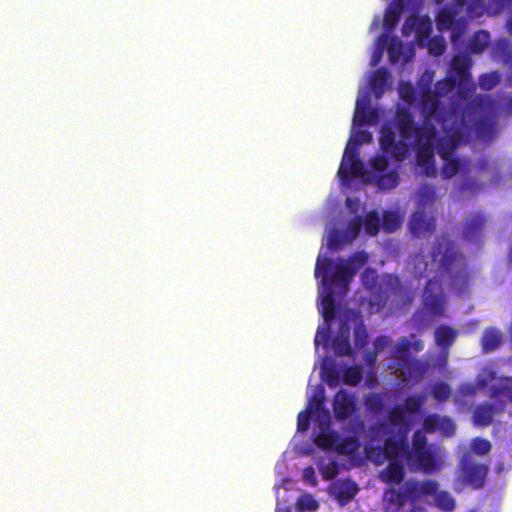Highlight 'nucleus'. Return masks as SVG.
Here are the masks:
<instances>
[{
    "label": "nucleus",
    "instance_id": "f257e3e1",
    "mask_svg": "<svg viewBox=\"0 0 512 512\" xmlns=\"http://www.w3.org/2000/svg\"><path fill=\"white\" fill-rule=\"evenodd\" d=\"M420 91L422 124L415 125L413 114L407 107L396 109L394 123L403 140H414L417 165L423 168L426 176L435 177L434 140L438 136V129L433 124V120L440 125V114L450 112L452 109L459 113L461 105L457 101L450 102L448 106L443 105L429 83L423 85Z\"/></svg>",
    "mask_w": 512,
    "mask_h": 512
},
{
    "label": "nucleus",
    "instance_id": "f03ea898",
    "mask_svg": "<svg viewBox=\"0 0 512 512\" xmlns=\"http://www.w3.org/2000/svg\"><path fill=\"white\" fill-rule=\"evenodd\" d=\"M369 256L365 251H356L348 258L331 259L322 257V318L328 329L322 328V346H327V338L332 322L336 317L345 319L354 316L346 299L351 282L357 272L366 265Z\"/></svg>",
    "mask_w": 512,
    "mask_h": 512
},
{
    "label": "nucleus",
    "instance_id": "7ed1b4c3",
    "mask_svg": "<svg viewBox=\"0 0 512 512\" xmlns=\"http://www.w3.org/2000/svg\"><path fill=\"white\" fill-rule=\"evenodd\" d=\"M430 254L432 261L438 263V267L436 275L426 283L423 303L432 315L443 316L445 312L443 279H447L449 284L455 287L458 282L464 283L467 280L468 272L463 254L448 237H438Z\"/></svg>",
    "mask_w": 512,
    "mask_h": 512
},
{
    "label": "nucleus",
    "instance_id": "20e7f679",
    "mask_svg": "<svg viewBox=\"0 0 512 512\" xmlns=\"http://www.w3.org/2000/svg\"><path fill=\"white\" fill-rule=\"evenodd\" d=\"M363 286L370 292L368 304L370 313L380 312L387 304L389 297L394 296L397 305L407 306L413 302V290L404 285L395 274H386L378 284V273L372 267H366L361 275Z\"/></svg>",
    "mask_w": 512,
    "mask_h": 512
},
{
    "label": "nucleus",
    "instance_id": "39448f33",
    "mask_svg": "<svg viewBox=\"0 0 512 512\" xmlns=\"http://www.w3.org/2000/svg\"><path fill=\"white\" fill-rule=\"evenodd\" d=\"M320 365V356L314 362L313 372L307 386L308 401L305 409L297 416V432H307L312 424L313 433L307 440L297 443L296 451L301 456L314 454L320 449V380L316 381V369Z\"/></svg>",
    "mask_w": 512,
    "mask_h": 512
},
{
    "label": "nucleus",
    "instance_id": "423d86ee",
    "mask_svg": "<svg viewBox=\"0 0 512 512\" xmlns=\"http://www.w3.org/2000/svg\"><path fill=\"white\" fill-rule=\"evenodd\" d=\"M439 120L444 135L434 140V152L437 151L443 160H448V157H454L460 144L468 141V126L465 120L457 118L455 109L440 114Z\"/></svg>",
    "mask_w": 512,
    "mask_h": 512
},
{
    "label": "nucleus",
    "instance_id": "0eeeda50",
    "mask_svg": "<svg viewBox=\"0 0 512 512\" xmlns=\"http://www.w3.org/2000/svg\"><path fill=\"white\" fill-rule=\"evenodd\" d=\"M401 446L395 454H390L387 452L386 444L382 446L376 447H368L366 448V456L372 462L377 465H380L384 462V460H388V465L380 471L378 478L381 482L385 484H393L399 485L403 482L406 470L405 465L401 461Z\"/></svg>",
    "mask_w": 512,
    "mask_h": 512
},
{
    "label": "nucleus",
    "instance_id": "6e6552de",
    "mask_svg": "<svg viewBox=\"0 0 512 512\" xmlns=\"http://www.w3.org/2000/svg\"><path fill=\"white\" fill-rule=\"evenodd\" d=\"M479 107L475 103H468L463 108H460L457 113L458 119L465 120L468 128V138L472 132L478 139L482 141H491L495 138L497 133V123L495 119L489 115L479 116Z\"/></svg>",
    "mask_w": 512,
    "mask_h": 512
},
{
    "label": "nucleus",
    "instance_id": "1a4fd4ad",
    "mask_svg": "<svg viewBox=\"0 0 512 512\" xmlns=\"http://www.w3.org/2000/svg\"><path fill=\"white\" fill-rule=\"evenodd\" d=\"M406 414L402 405L399 404L393 406L387 413L389 425L397 427L396 438L389 436L383 442L390 454H395L401 446H405V440L408 439L412 425Z\"/></svg>",
    "mask_w": 512,
    "mask_h": 512
},
{
    "label": "nucleus",
    "instance_id": "9d476101",
    "mask_svg": "<svg viewBox=\"0 0 512 512\" xmlns=\"http://www.w3.org/2000/svg\"><path fill=\"white\" fill-rule=\"evenodd\" d=\"M401 456L405 458L408 469L411 472H431L437 468V460L430 449H410L408 439L401 449Z\"/></svg>",
    "mask_w": 512,
    "mask_h": 512
},
{
    "label": "nucleus",
    "instance_id": "9b49d317",
    "mask_svg": "<svg viewBox=\"0 0 512 512\" xmlns=\"http://www.w3.org/2000/svg\"><path fill=\"white\" fill-rule=\"evenodd\" d=\"M362 227V216H356L349 220L345 229H331L328 234V247L334 251L344 249L359 236Z\"/></svg>",
    "mask_w": 512,
    "mask_h": 512
},
{
    "label": "nucleus",
    "instance_id": "f8f14e48",
    "mask_svg": "<svg viewBox=\"0 0 512 512\" xmlns=\"http://www.w3.org/2000/svg\"><path fill=\"white\" fill-rule=\"evenodd\" d=\"M489 472L487 464L478 463L468 457H464L460 464L461 480L474 490L484 487Z\"/></svg>",
    "mask_w": 512,
    "mask_h": 512
},
{
    "label": "nucleus",
    "instance_id": "ddd939ff",
    "mask_svg": "<svg viewBox=\"0 0 512 512\" xmlns=\"http://www.w3.org/2000/svg\"><path fill=\"white\" fill-rule=\"evenodd\" d=\"M459 13L461 11L455 6L454 2L451 8L441 9L436 18L438 30H451V41L453 43L457 42L466 30V21L462 18H456Z\"/></svg>",
    "mask_w": 512,
    "mask_h": 512
},
{
    "label": "nucleus",
    "instance_id": "4468645a",
    "mask_svg": "<svg viewBox=\"0 0 512 512\" xmlns=\"http://www.w3.org/2000/svg\"><path fill=\"white\" fill-rule=\"evenodd\" d=\"M368 174L362 161L359 159V151L355 150V147H345L342 162L338 170V175L341 180L348 181L352 178L359 177L365 179Z\"/></svg>",
    "mask_w": 512,
    "mask_h": 512
},
{
    "label": "nucleus",
    "instance_id": "2eb2a0df",
    "mask_svg": "<svg viewBox=\"0 0 512 512\" xmlns=\"http://www.w3.org/2000/svg\"><path fill=\"white\" fill-rule=\"evenodd\" d=\"M379 143L381 150L396 161L401 162L408 156V144L403 140H397L394 131L388 126L382 127Z\"/></svg>",
    "mask_w": 512,
    "mask_h": 512
},
{
    "label": "nucleus",
    "instance_id": "dca6fc26",
    "mask_svg": "<svg viewBox=\"0 0 512 512\" xmlns=\"http://www.w3.org/2000/svg\"><path fill=\"white\" fill-rule=\"evenodd\" d=\"M360 447V441L356 436L340 437L332 435L322 429V451L330 448L340 455H351Z\"/></svg>",
    "mask_w": 512,
    "mask_h": 512
},
{
    "label": "nucleus",
    "instance_id": "f3484780",
    "mask_svg": "<svg viewBox=\"0 0 512 512\" xmlns=\"http://www.w3.org/2000/svg\"><path fill=\"white\" fill-rule=\"evenodd\" d=\"M409 229L414 237H428L435 231V217L418 207L410 217Z\"/></svg>",
    "mask_w": 512,
    "mask_h": 512
},
{
    "label": "nucleus",
    "instance_id": "a211bd4d",
    "mask_svg": "<svg viewBox=\"0 0 512 512\" xmlns=\"http://www.w3.org/2000/svg\"><path fill=\"white\" fill-rule=\"evenodd\" d=\"M424 432L433 434L439 432L444 437H451L456 432V424L453 419L447 415L432 413L423 419Z\"/></svg>",
    "mask_w": 512,
    "mask_h": 512
},
{
    "label": "nucleus",
    "instance_id": "6ab92c4d",
    "mask_svg": "<svg viewBox=\"0 0 512 512\" xmlns=\"http://www.w3.org/2000/svg\"><path fill=\"white\" fill-rule=\"evenodd\" d=\"M357 409V399L346 390H339L333 398V411L338 421L350 418Z\"/></svg>",
    "mask_w": 512,
    "mask_h": 512
},
{
    "label": "nucleus",
    "instance_id": "aec40b11",
    "mask_svg": "<svg viewBox=\"0 0 512 512\" xmlns=\"http://www.w3.org/2000/svg\"><path fill=\"white\" fill-rule=\"evenodd\" d=\"M413 32L416 33L418 42L427 40L432 32L431 20L427 16L410 15L406 18L403 26L402 33L404 36H409Z\"/></svg>",
    "mask_w": 512,
    "mask_h": 512
},
{
    "label": "nucleus",
    "instance_id": "412c9836",
    "mask_svg": "<svg viewBox=\"0 0 512 512\" xmlns=\"http://www.w3.org/2000/svg\"><path fill=\"white\" fill-rule=\"evenodd\" d=\"M397 368L401 372V379L404 383L422 380L426 372V366L419 360L409 356L398 357Z\"/></svg>",
    "mask_w": 512,
    "mask_h": 512
},
{
    "label": "nucleus",
    "instance_id": "4be33fe9",
    "mask_svg": "<svg viewBox=\"0 0 512 512\" xmlns=\"http://www.w3.org/2000/svg\"><path fill=\"white\" fill-rule=\"evenodd\" d=\"M487 224V217L481 212L468 215L463 226V238L469 242H477Z\"/></svg>",
    "mask_w": 512,
    "mask_h": 512
},
{
    "label": "nucleus",
    "instance_id": "5701e85b",
    "mask_svg": "<svg viewBox=\"0 0 512 512\" xmlns=\"http://www.w3.org/2000/svg\"><path fill=\"white\" fill-rule=\"evenodd\" d=\"M504 408L505 402L497 405L490 402L480 403L473 411V423L476 426L488 427L493 423L495 414L503 412Z\"/></svg>",
    "mask_w": 512,
    "mask_h": 512
},
{
    "label": "nucleus",
    "instance_id": "b1692460",
    "mask_svg": "<svg viewBox=\"0 0 512 512\" xmlns=\"http://www.w3.org/2000/svg\"><path fill=\"white\" fill-rule=\"evenodd\" d=\"M472 59L468 54H457L451 61V78L456 79L459 87L471 81Z\"/></svg>",
    "mask_w": 512,
    "mask_h": 512
},
{
    "label": "nucleus",
    "instance_id": "393cba45",
    "mask_svg": "<svg viewBox=\"0 0 512 512\" xmlns=\"http://www.w3.org/2000/svg\"><path fill=\"white\" fill-rule=\"evenodd\" d=\"M352 317L353 316H350L347 319L338 317L341 320V324L337 336L332 341V348L336 355L351 356L353 354V349L350 344V327L347 324V321Z\"/></svg>",
    "mask_w": 512,
    "mask_h": 512
},
{
    "label": "nucleus",
    "instance_id": "a878e982",
    "mask_svg": "<svg viewBox=\"0 0 512 512\" xmlns=\"http://www.w3.org/2000/svg\"><path fill=\"white\" fill-rule=\"evenodd\" d=\"M388 41H389V45H388L387 50H388L389 61L391 63H398L404 57V50H405L404 44L396 36H392L389 38L388 35L382 34L378 38V42H379V45L381 46V49H383V47L387 44ZM381 54H382V50L379 51L377 56L374 55V62H377L380 59Z\"/></svg>",
    "mask_w": 512,
    "mask_h": 512
},
{
    "label": "nucleus",
    "instance_id": "bb28decb",
    "mask_svg": "<svg viewBox=\"0 0 512 512\" xmlns=\"http://www.w3.org/2000/svg\"><path fill=\"white\" fill-rule=\"evenodd\" d=\"M434 335L435 342L440 347L441 354L443 356L444 361L446 362L449 354V349L455 343L458 336V332L451 326L442 324L436 328Z\"/></svg>",
    "mask_w": 512,
    "mask_h": 512
},
{
    "label": "nucleus",
    "instance_id": "cd10ccee",
    "mask_svg": "<svg viewBox=\"0 0 512 512\" xmlns=\"http://www.w3.org/2000/svg\"><path fill=\"white\" fill-rule=\"evenodd\" d=\"M365 181L375 184L380 190H390L397 187L400 178L396 170H390L380 174L369 173Z\"/></svg>",
    "mask_w": 512,
    "mask_h": 512
},
{
    "label": "nucleus",
    "instance_id": "c85d7f7f",
    "mask_svg": "<svg viewBox=\"0 0 512 512\" xmlns=\"http://www.w3.org/2000/svg\"><path fill=\"white\" fill-rule=\"evenodd\" d=\"M455 6L465 12L468 18L478 19L484 14L489 16L488 1L486 0H455Z\"/></svg>",
    "mask_w": 512,
    "mask_h": 512
},
{
    "label": "nucleus",
    "instance_id": "c756f323",
    "mask_svg": "<svg viewBox=\"0 0 512 512\" xmlns=\"http://www.w3.org/2000/svg\"><path fill=\"white\" fill-rule=\"evenodd\" d=\"M407 502L404 491L388 488L383 495V507L385 512H400Z\"/></svg>",
    "mask_w": 512,
    "mask_h": 512
},
{
    "label": "nucleus",
    "instance_id": "7c9ffc66",
    "mask_svg": "<svg viewBox=\"0 0 512 512\" xmlns=\"http://www.w3.org/2000/svg\"><path fill=\"white\" fill-rule=\"evenodd\" d=\"M503 342L502 332L495 327L484 329L480 344L483 353H489L497 350Z\"/></svg>",
    "mask_w": 512,
    "mask_h": 512
},
{
    "label": "nucleus",
    "instance_id": "2f4dec72",
    "mask_svg": "<svg viewBox=\"0 0 512 512\" xmlns=\"http://www.w3.org/2000/svg\"><path fill=\"white\" fill-rule=\"evenodd\" d=\"M391 74L386 67L376 69L370 78V87L376 98H380L389 87Z\"/></svg>",
    "mask_w": 512,
    "mask_h": 512
},
{
    "label": "nucleus",
    "instance_id": "473e14b6",
    "mask_svg": "<svg viewBox=\"0 0 512 512\" xmlns=\"http://www.w3.org/2000/svg\"><path fill=\"white\" fill-rule=\"evenodd\" d=\"M404 8V0H393L384 14L383 26L386 31H392L396 27Z\"/></svg>",
    "mask_w": 512,
    "mask_h": 512
},
{
    "label": "nucleus",
    "instance_id": "72a5a7b5",
    "mask_svg": "<svg viewBox=\"0 0 512 512\" xmlns=\"http://www.w3.org/2000/svg\"><path fill=\"white\" fill-rule=\"evenodd\" d=\"M360 100L356 102L353 116V125L363 126L364 124H375L378 120V111L369 107H360Z\"/></svg>",
    "mask_w": 512,
    "mask_h": 512
},
{
    "label": "nucleus",
    "instance_id": "f704fd0d",
    "mask_svg": "<svg viewBox=\"0 0 512 512\" xmlns=\"http://www.w3.org/2000/svg\"><path fill=\"white\" fill-rule=\"evenodd\" d=\"M489 396L493 399L505 397L512 403V377H501L498 382L490 387Z\"/></svg>",
    "mask_w": 512,
    "mask_h": 512
},
{
    "label": "nucleus",
    "instance_id": "c9c22d12",
    "mask_svg": "<svg viewBox=\"0 0 512 512\" xmlns=\"http://www.w3.org/2000/svg\"><path fill=\"white\" fill-rule=\"evenodd\" d=\"M342 369L336 364L327 362L326 357H322V381H325L330 386H337L342 380Z\"/></svg>",
    "mask_w": 512,
    "mask_h": 512
},
{
    "label": "nucleus",
    "instance_id": "e433bc0d",
    "mask_svg": "<svg viewBox=\"0 0 512 512\" xmlns=\"http://www.w3.org/2000/svg\"><path fill=\"white\" fill-rule=\"evenodd\" d=\"M357 492L358 488L352 481L337 482L332 487V494L342 503L349 502Z\"/></svg>",
    "mask_w": 512,
    "mask_h": 512
},
{
    "label": "nucleus",
    "instance_id": "4c0bfd02",
    "mask_svg": "<svg viewBox=\"0 0 512 512\" xmlns=\"http://www.w3.org/2000/svg\"><path fill=\"white\" fill-rule=\"evenodd\" d=\"M490 43V33L486 30H478L471 37L468 49L473 54L482 53Z\"/></svg>",
    "mask_w": 512,
    "mask_h": 512
},
{
    "label": "nucleus",
    "instance_id": "58836bf2",
    "mask_svg": "<svg viewBox=\"0 0 512 512\" xmlns=\"http://www.w3.org/2000/svg\"><path fill=\"white\" fill-rule=\"evenodd\" d=\"M363 219V227L369 236H377L382 228L381 217L376 210L369 211L365 214Z\"/></svg>",
    "mask_w": 512,
    "mask_h": 512
},
{
    "label": "nucleus",
    "instance_id": "ea45409f",
    "mask_svg": "<svg viewBox=\"0 0 512 512\" xmlns=\"http://www.w3.org/2000/svg\"><path fill=\"white\" fill-rule=\"evenodd\" d=\"M363 379V369L359 365L347 366L342 369V380L348 386H357Z\"/></svg>",
    "mask_w": 512,
    "mask_h": 512
},
{
    "label": "nucleus",
    "instance_id": "a19ab883",
    "mask_svg": "<svg viewBox=\"0 0 512 512\" xmlns=\"http://www.w3.org/2000/svg\"><path fill=\"white\" fill-rule=\"evenodd\" d=\"M495 56L512 69V46L509 40L500 39L494 47Z\"/></svg>",
    "mask_w": 512,
    "mask_h": 512
},
{
    "label": "nucleus",
    "instance_id": "79ce46f5",
    "mask_svg": "<svg viewBox=\"0 0 512 512\" xmlns=\"http://www.w3.org/2000/svg\"><path fill=\"white\" fill-rule=\"evenodd\" d=\"M382 229L386 233H393L402 224V218L396 211L385 210L381 219Z\"/></svg>",
    "mask_w": 512,
    "mask_h": 512
},
{
    "label": "nucleus",
    "instance_id": "37998d69",
    "mask_svg": "<svg viewBox=\"0 0 512 512\" xmlns=\"http://www.w3.org/2000/svg\"><path fill=\"white\" fill-rule=\"evenodd\" d=\"M501 79L502 75L497 70L489 73H483L479 77V87L484 91H490L501 82Z\"/></svg>",
    "mask_w": 512,
    "mask_h": 512
},
{
    "label": "nucleus",
    "instance_id": "c03bdc74",
    "mask_svg": "<svg viewBox=\"0 0 512 512\" xmlns=\"http://www.w3.org/2000/svg\"><path fill=\"white\" fill-rule=\"evenodd\" d=\"M436 506L444 512H452L456 503L452 495L447 491H437L435 495Z\"/></svg>",
    "mask_w": 512,
    "mask_h": 512
},
{
    "label": "nucleus",
    "instance_id": "a18cd8bd",
    "mask_svg": "<svg viewBox=\"0 0 512 512\" xmlns=\"http://www.w3.org/2000/svg\"><path fill=\"white\" fill-rule=\"evenodd\" d=\"M295 507L299 512H314L319 507V502L309 493H303L297 499Z\"/></svg>",
    "mask_w": 512,
    "mask_h": 512
},
{
    "label": "nucleus",
    "instance_id": "49530a36",
    "mask_svg": "<svg viewBox=\"0 0 512 512\" xmlns=\"http://www.w3.org/2000/svg\"><path fill=\"white\" fill-rule=\"evenodd\" d=\"M425 402V397L421 394L407 396L404 403L401 404L404 411L409 414H418Z\"/></svg>",
    "mask_w": 512,
    "mask_h": 512
},
{
    "label": "nucleus",
    "instance_id": "de8ad7c7",
    "mask_svg": "<svg viewBox=\"0 0 512 512\" xmlns=\"http://www.w3.org/2000/svg\"><path fill=\"white\" fill-rule=\"evenodd\" d=\"M457 86L459 84L456 82V79L447 77L438 81L432 91L441 99L451 93Z\"/></svg>",
    "mask_w": 512,
    "mask_h": 512
},
{
    "label": "nucleus",
    "instance_id": "09e8293b",
    "mask_svg": "<svg viewBox=\"0 0 512 512\" xmlns=\"http://www.w3.org/2000/svg\"><path fill=\"white\" fill-rule=\"evenodd\" d=\"M364 404L368 410L381 413L384 409V399L378 393H369L364 397Z\"/></svg>",
    "mask_w": 512,
    "mask_h": 512
},
{
    "label": "nucleus",
    "instance_id": "8fccbe9b",
    "mask_svg": "<svg viewBox=\"0 0 512 512\" xmlns=\"http://www.w3.org/2000/svg\"><path fill=\"white\" fill-rule=\"evenodd\" d=\"M451 388L446 382H437L431 390L432 397L439 402H446L451 396Z\"/></svg>",
    "mask_w": 512,
    "mask_h": 512
},
{
    "label": "nucleus",
    "instance_id": "3c124183",
    "mask_svg": "<svg viewBox=\"0 0 512 512\" xmlns=\"http://www.w3.org/2000/svg\"><path fill=\"white\" fill-rule=\"evenodd\" d=\"M444 164L441 168V175L444 179L454 177L460 170V161L454 157H448V160H443Z\"/></svg>",
    "mask_w": 512,
    "mask_h": 512
},
{
    "label": "nucleus",
    "instance_id": "603ef678",
    "mask_svg": "<svg viewBox=\"0 0 512 512\" xmlns=\"http://www.w3.org/2000/svg\"><path fill=\"white\" fill-rule=\"evenodd\" d=\"M492 449L491 442L485 438L475 437L471 441V450L478 456L487 455Z\"/></svg>",
    "mask_w": 512,
    "mask_h": 512
},
{
    "label": "nucleus",
    "instance_id": "864d4df0",
    "mask_svg": "<svg viewBox=\"0 0 512 512\" xmlns=\"http://www.w3.org/2000/svg\"><path fill=\"white\" fill-rule=\"evenodd\" d=\"M372 140V135L366 130H359L355 135H352L348 140L346 147H355V150L359 151V147L363 143H369Z\"/></svg>",
    "mask_w": 512,
    "mask_h": 512
},
{
    "label": "nucleus",
    "instance_id": "5fc2aeb1",
    "mask_svg": "<svg viewBox=\"0 0 512 512\" xmlns=\"http://www.w3.org/2000/svg\"><path fill=\"white\" fill-rule=\"evenodd\" d=\"M419 206L432 203L436 196V188L432 184H423L418 191Z\"/></svg>",
    "mask_w": 512,
    "mask_h": 512
},
{
    "label": "nucleus",
    "instance_id": "6e6d98bb",
    "mask_svg": "<svg viewBox=\"0 0 512 512\" xmlns=\"http://www.w3.org/2000/svg\"><path fill=\"white\" fill-rule=\"evenodd\" d=\"M418 488L420 490L421 497L433 496L439 489V483L434 479H425L418 481Z\"/></svg>",
    "mask_w": 512,
    "mask_h": 512
},
{
    "label": "nucleus",
    "instance_id": "4d7b16f0",
    "mask_svg": "<svg viewBox=\"0 0 512 512\" xmlns=\"http://www.w3.org/2000/svg\"><path fill=\"white\" fill-rule=\"evenodd\" d=\"M512 6V0H488L489 16H497Z\"/></svg>",
    "mask_w": 512,
    "mask_h": 512
},
{
    "label": "nucleus",
    "instance_id": "13d9d810",
    "mask_svg": "<svg viewBox=\"0 0 512 512\" xmlns=\"http://www.w3.org/2000/svg\"><path fill=\"white\" fill-rule=\"evenodd\" d=\"M354 343L359 349L365 347L368 343V333L363 323L357 324L354 328Z\"/></svg>",
    "mask_w": 512,
    "mask_h": 512
},
{
    "label": "nucleus",
    "instance_id": "bf43d9fd",
    "mask_svg": "<svg viewBox=\"0 0 512 512\" xmlns=\"http://www.w3.org/2000/svg\"><path fill=\"white\" fill-rule=\"evenodd\" d=\"M427 432H424V429L416 430L412 436V445L410 449H430L428 447V440L426 437Z\"/></svg>",
    "mask_w": 512,
    "mask_h": 512
},
{
    "label": "nucleus",
    "instance_id": "052dcab7",
    "mask_svg": "<svg viewBox=\"0 0 512 512\" xmlns=\"http://www.w3.org/2000/svg\"><path fill=\"white\" fill-rule=\"evenodd\" d=\"M404 494L407 495V500L412 501L421 499L420 490L418 488V481L410 480L407 481L403 486Z\"/></svg>",
    "mask_w": 512,
    "mask_h": 512
},
{
    "label": "nucleus",
    "instance_id": "680f3d73",
    "mask_svg": "<svg viewBox=\"0 0 512 512\" xmlns=\"http://www.w3.org/2000/svg\"><path fill=\"white\" fill-rule=\"evenodd\" d=\"M371 167L374 170L372 173H383L389 166L388 159L383 155L375 156L370 161Z\"/></svg>",
    "mask_w": 512,
    "mask_h": 512
},
{
    "label": "nucleus",
    "instance_id": "e2e57ef3",
    "mask_svg": "<svg viewBox=\"0 0 512 512\" xmlns=\"http://www.w3.org/2000/svg\"><path fill=\"white\" fill-rule=\"evenodd\" d=\"M446 48L445 41L442 38L434 37L430 40L429 51L435 56H440L444 53Z\"/></svg>",
    "mask_w": 512,
    "mask_h": 512
},
{
    "label": "nucleus",
    "instance_id": "0e129e2a",
    "mask_svg": "<svg viewBox=\"0 0 512 512\" xmlns=\"http://www.w3.org/2000/svg\"><path fill=\"white\" fill-rule=\"evenodd\" d=\"M401 98L408 104H412L415 100V90L410 83L402 85L400 90Z\"/></svg>",
    "mask_w": 512,
    "mask_h": 512
},
{
    "label": "nucleus",
    "instance_id": "69168bd1",
    "mask_svg": "<svg viewBox=\"0 0 512 512\" xmlns=\"http://www.w3.org/2000/svg\"><path fill=\"white\" fill-rule=\"evenodd\" d=\"M303 481L305 484L312 486V487L317 485L316 472H315V469L313 466L309 465L304 468Z\"/></svg>",
    "mask_w": 512,
    "mask_h": 512
},
{
    "label": "nucleus",
    "instance_id": "338daca9",
    "mask_svg": "<svg viewBox=\"0 0 512 512\" xmlns=\"http://www.w3.org/2000/svg\"><path fill=\"white\" fill-rule=\"evenodd\" d=\"M391 340L389 337L387 336H378L375 340H374V351L376 353V355L380 352H382L389 344H390Z\"/></svg>",
    "mask_w": 512,
    "mask_h": 512
},
{
    "label": "nucleus",
    "instance_id": "774afa93",
    "mask_svg": "<svg viewBox=\"0 0 512 512\" xmlns=\"http://www.w3.org/2000/svg\"><path fill=\"white\" fill-rule=\"evenodd\" d=\"M499 110L507 116H512V96L506 97L499 103Z\"/></svg>",
    "mask_w": 512,
    "mask_h": 512
}]
</instances>
